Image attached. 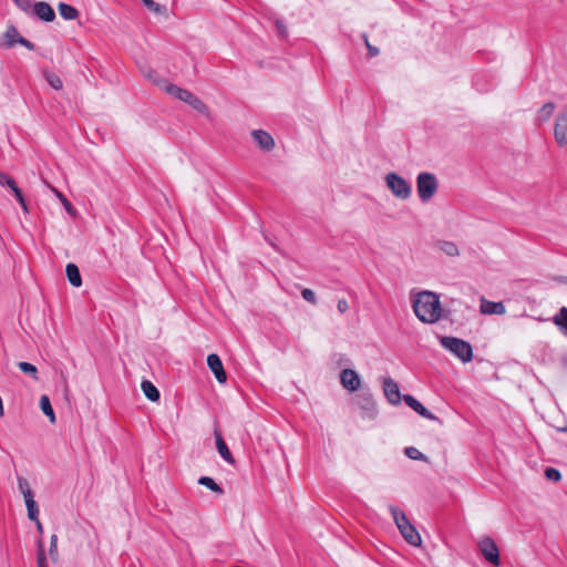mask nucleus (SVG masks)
Masks as SVG:
<instances>
[{
	"mask_svg": "<svg viewBox=\"0 0 567 567\" xmlns=\"http://www.w3.org/2000/svg\"><path fill=\"white\" fill-rule=\"evenodd\" d=\"M392 519L394 520L401 536L409 545L414 547L421 546L422 538L420 533L403 512L398 508H392Z\"/></svg>",
	"mask_w": 567,
	"mask_h": 567,
	"instance_id": "nucleus-2",
	"label": "nucleus"
},
{
	"mask_svg": "<svg viewBox=\"0 0 567 567\" xmlns=\"http://www.w3.org/2000/svg\"><path fill=\"white\" fill-rule=\"evenodd\" d=\"M141 388L148 400L152 402L158 401L159 392L151 381L144 380L141 384Z\"/></svg>",
	"mask_w": 567,
	"mask_h": 567,
	"instance_id": "nucleus-21",
	"label": "nucleus"
},
{
	"mask_svg": "<svg viewBox=\"0 0 567 567\" xmlns=\"http://www.w3.org/2000/svg\"><path fill=\"white\" fill-rule=\"evenodd\" d=\"M301 296L305 300H307L309 303L311 305H316L317 303V297H316V293L309 289V288H303L301 290Z\"/></svg>",
	"mask_w": 567,
	"mask_h": 567,
	"instance_id": "nucleus-36",
	"label": "nucleus"
},
{
	"mask_svg": "<svg viewBox=\"0 0 567 567\" xmlns=\"http://www.w3.org/2000/svg\"><path fill=\"white\" fill-rule=\"evenodd\" d=\"M164 83V91L168 94L175 96L179 101H183L187 103L189 106H192L195 111L198 113L208 116L209 115V107L195 94H193L190 91L186 89H182L173 83H169L167 81H163Z\"/></svg>",
	"mask_w": 567,
	"mask_h": 567,
	"instance_id": "nucleus-3",
	"label": "nucleus"
},
{
	"mask_svg": "<svg viewBox=\"0 0 567 567\" xmlns=\"http://www.w3.org/2000/svg\"><path fill=\"white\" fill-rule=\"evenodd\" d=\"M18 199V202H22L24 199L21 189L17 186V183H14L13 187H10Z\"/></svg>",
	"mask_w": 567,
	"mask_h": 567,
	"instance_id": "nucleus-42",
	"label": "nucleus"
},
{
	"mask_svg": "<svg viewBox=\"0 0 567 567\" xmlns=\"http://www.w3.org/2000/svg\"><path fill=\"white\" fill-rule=\"evenodd\" d=\"M559 281H560L561 284H564V285H566V286H567V276H566V277H561V278L559 279Z\"/></svg>",
	"mask_w": 567,
	"mask_h": 567,
	"instance_id": "nucleus-48",
	"label": "nucleus"
},
{
	"mask_svg": "<svg viewBox=\"0 0 567 567\" xmlns=\"http://www.w3.org/2000/svg\"><path fill=\"white\" fill-rule=\"evenodd\" d=\"M34 523H35V525H37V529H38V532H39L40 534H42V533H43V526H42L41 522L38 519V522H34Z\"/></svg>",
	"mask_w": 567,
	"mask_h": 567,
	"instance_id": "nucleus-45",
	"label": "nucleus"
},
{
	"mask_svg": "<svg viewBox=\"0 0 567 567\" xmlns=\"http://www.w3.org/2000/svg\"><path fill=\"white\" fill-rule=\"evenodd\" d=\"M480 310L483 315H504L506 308L503 302L489 301L485 298L481 299Z\"/></svg>",
	"mask_w": 567,
	"mask_h": 567,
	"instance_id": "nucleus-14",
	"label": "nucleus"
},
{
	"mask_svg": "<svg viewBox=\"0 0 567 567\" xmlns=\"http://www.w3.org/2000/svg\"><path fill=\"white\" fill-rule=\"evenodd\" d=\"M383 391H384V395L386 396V399L390 400V379L389 378L383 379Z\"/></svg>",
	"mask_w": 567,
	"mask_h": 567,
	"instance_id": "nucleus-43",
	"label": "nucleus"
},
{
	"mask_svg": "<svg viewBox=\"0 0 567 567\" xmlns=\"http://www.w3.org/2000/svg\"><path fill=\"white\" fill-rule=\"evenodd\" d=\"M401 400H403L408 406H410L413 411H415L419 415L423 416L424 419L440 422L439 417L434 415L432 412H430L414 396L410 394H404L402 396L399 390V385L392 381V405L400 404Z\"/></svg>",
	"mask_w": 567,
	"mask_h": 567,
	"instance_id": "nucleus-5",
	"label": "nucleus"
},
{
	"mask_svg": "<svg viewBox=\"0 0 567 567\" xmlns=\"http://www.w3.org/2000/svg\"><path fill=\"white\" fill-rule=\"evenodd\" d=\"M18 367H19V369L23 373L30 375L34 381L39 380V378H38V369H37L35 365H33V364H31L29 362H19Z\"/></svg>",
	"mask_w": 567,
	"mask_h": 567,
	"instance_id": "nucleus-28",
	"label": "nucleus"
},
{
	"mask_svg": "<svg viewBox=\"0 0 567 567\" xmlns=\"http://www.w3.org/2000/svg\"><path fill=\"white\" fill-rule=\"evenodd\" d=\"M478 549L483 557L494 566H499V550L493 538L485 536L477 543Z\"/></svg>",
	"mask_w": 567,
	"mask_h": 567,
	"instance_id": "nucleus-8",
	"label": "nucleus"
},
{
	"mask_svg": "<svg viewBox=\"0 0 567 567\" xmlns=\"http://www.w3.org/2000/svg\"><path fill=\"white\" fill-rule=\"evenodd\" d=\"M362 39L367 45V49H368V58H373V56H377L379 54V49L377 47H373L369 40H368V37L365 34H362Z\"/></svg>",
	"mask_w": 567,
	"mask_h": 567,
	"instance_id": "nucleus-38",
	"label": "nucleus"
},
{
	"mask_svg": "<svg viewBox=\"0 0 567 567\" xmlns=\"http://www.w3.org/2000/svg\"><path fill=\"white\" fill-rule=\"evenodd\" d=\"M436 248L450 257H456L460 255V250H458L456 244H454L453 241L439 240L436 243Z\"/></svg>",
	"mask_w": 567,
	"mask_h": 567,
	"instance_id": "nucleus-20",
	"label": "nucleus"
},
{
	"mask_svg": "<svg viewBox=\"0 0 567 567\" xmlns=\"http://www.w3.org/2000/svg\"><path fill=\"white\" fill-rule=\"evenodd\" d=\"M32 8L33 13L43 21L51 22L55 18L54 10L47 2H35Z\"/></svg>",
	"mask_w": 567,
	"mask_h": 567,
	"instance_id": "nucleus-13",
	"label": "nucleus"
},
{
	"mask_svg": "<svg viewBox=\"0 0 567 567\" xmlns=\"http://www.w3.org/2000/svg\"><path fill=\"white\" fill-rule=\"evenodd\" d=\"M43 75L47 80V82L54 89V90H62L63 87V83H62V80L61 78L53 73V72H50V71H44L43 72Z\"/></svg>",
	"mask_w": 567,
	"mask_h": 567,
	"instance_id": "nucleus-25",
	"label": "nucleus"
},
{
	"mask_svg": "<svg viewBox=\"0 0 567 567\" xmlns=\"http://www.w3.org/2000/svg\"><path fill=\"white\" fill-rule=\"evenodd\" d=\"M392 194L402 199L411 195V185L394 173H392Z\"/></svg>",
	"mask_w": 567,
	"mask_h": 567,
	"instance_id": "nucleus-10",
	"label": "nucleus"
},
{
	"mask_svg": "<svg viewBox=\"0 0 567 567\" xmlns=\"http://www.w3.org/2000/svg\"><path fill=\"white\" fill-rule=\"evenodd\" d=\"M66 277L70 284L74 287H80L82 285V277L80 270L76 265L68 264L65 268Z\"/></svg>",
	"mask_w": 567,
	"mask_h": 567,
	"instance_id": "nucleus-18",
	"label": "nucleus"
},
{
	"mask_svg": "<svg viewBox=\"0 0 567 567\" xmlns=\"http://www.w3.org/2000/svg\"><path fill=\"white\" fill-rule=\"evenodd\" d=\"M214 434H215L216 447H217L218 453L227 463L234 464L235 460H234L226 442L224 441L220 431L218 429H215Z\"/></svg>",
	"mask_w": 567,
	"mask_h": 567,
	"instance_id": "nucleus-15",
	"label": "nucleus"
},
{
	"mask_svg": "<svg viewBox=\"0 0 567 567\" xmlns=\"http://www.w3.org/2000/svg\"><path fill=\"white\" fill-rule=\"evenodd\" d=\"M555 110V104L551 102H548L542 106V109L538 112V121L539 122H547L549 117L553 115Z\"/></svg>",
	"mask_w": 567,
	"mask_h": 567,
	"instance_id": "nucleus-26",
	"label": "nucleus"
},
{
	"mask_svg": "<svg viewBox=\"0 0 567 567\" xmlns=\"http://www.w3.org/2000/svg\"><path fill=\"white\" fill-rule=\"evenodd\" d=\"M439 182L434 174L422 172L416 177V190L422 203L430 202L436 194Z\"/></svg>",
	"mask_w": 567,
	"mask_h": 567,
	"instance_id": "nucleus-6",
	"label": "nucleus"
},
{
	"mask_svg": "<svg viewBox=\"0 0 567 567\" xmlns=\"http://www.w3.org/2000/svg\"><path fill=\"white\" fill-rule=\"evenodd\" d=\"M16 44H21L31 51L34 50V44L32 42L20 35L16 27L9 25L0 39V47L12 48Z\"/></svg>",
	"mask_w": 567,
	"mask_h": 567,
	"instance_id": "nucleus-7",
	"label": "nucleus"
},
{
	"mask_svg": "<svg viewBox=\"0 0 567 567\" xmlns=\"http://www.w3.org/2000/svg\"><path fill=\"white\" fill-rule=\"evenodd\" d=\"M353 402L365 412L370 413L374 410V400L369 392H361L353 398Z\"/></svg>",
	"mask_w": 567,
	"mask_h": 567,
	"instance_id": "nucleus-17",
	"label": "nucleus"
},
{
	"mask_svg": "<svg viewBox=\"0 0 567 567\" xmlns=\"http://www.w3.org/2000/svg\"><path fill=\"white\" fill-rule=\"evenodd\" d=\"M21 10L24 12H29V10L33 7L30 0H12Z\"/></svg>",
	"mask_w": 567,
	"mask_h": 567,
	"instance_id": "nucleus-39",
	"label": "nucleus"
},
{
	"mask_svg": "<svg viewBox=\"0 0 567 567\" xmlns=\"http://www.w3.org/2000/svg\"><path fill=\"white\" fill-rule=\"evenodd\" d=\"M24 503H25V506H27L29 519H31L33 522H38V519H39V508H38L37 502L34 501V497L24 499Z\"/></svg>",
	"mask_w": 567,
	"mask_h": 567,
	"instance_id": "nucleus-24",
	"label": "nucleus"
},
{
	"mask_svg": "<svg viewBox=\"0 0 567 567\" xmlns=\"http://www.w3.org/2000/svg\"><path fill=\"white\" fill-rule=\"evenodd\" d=\"M14 179H12L9 175L0 172V184L1 185H7L8 187H13L14 186Z\"/></svg>",
	"mask_w": 567,
	"mask_h": 567,
	"instance_id": "nucleus-40",
	"label": "nucleus"
},
{
	"mask_svg": "<svg viewBox=\"0 0 567 567\" xmlns=\"http://www.w3.org/2000/svg\"><path fill=\"white\" fill-rule=\"evenodd\" d=\"M142 2L150 11H153L154 13L159 16H166L167 10L164 6L156 3L153 0H142Z\"/></svg>",
	"mask_w": 567,
	"mask_h": 567,
	"instance_id": "nucleus-29",
	"label": "nucleus"
},
{
	"mask_svg": "<svg viewBox=\"0 0 567 567\" xmlns=\"http://www.w3.org/2000/svg\"><path fill=\"white\" fill-rule=\"evenodd\" d=\"M384 182L388 187H390V173L384 176Z\"/></svg>",
	"mask_w": 567,
	"mask_h": 567,
	"instance_id": "nucleus-47",
	"label": "nucleus"
},
{
	"mask_svg": "<svg viewBox=\"0 0 567 567\" xmlns=\"http://www.w3.org/2000/svg\"><path fill=\"white\" fill-rule=\"evenodd\" d=\"M276 27H277L278 33H279L281 37H285V35L287 34V29H286V27L284 25V23H282V22L277 21V22H276Z\"/></svg>",
	"mask_w": 567,
	"mask_h": 567,
	"instance_id": "nucleus-44",
	"label": "nucleus"
},
{
	"mask_svg": "<svg viewBox=\"0 0 567 567\" xmlns=\"http://www.w3.org/2000/svg\"><path fill=\"white\" fill-rule=\"evenodd\" d=\"M19 203H20V205H21L22 209H23L25 213H28L29 210H28V206H27L25 200L23 199L22 202H19Z\"/></svg>",
	"mask_w": 567,
	"mask_h": 567,
	"instance_id": "nucleus-46",
	"label": "nucleus"
},
{
	"mask_svg": "<svg viewBox=\"0 0 567 567\" xmlns=\"http://www.w3.org/2000/svg\"><path fill=\"white\" fill-rule=\"evenodd\" d=\"M340 382L350 392L358 391L361 386L359 374L352 369H343L340 373Z\"/></svg>",
	"mask_w": 567,
	"mask_h": 567,
	"instance_id": "nucleus-9",
	"label": "nucleus"
},
{
	"mask_svg": "<svg viewBox=\"0 0 567 567\" xmlns=\"http://www.w3.org/2000/svg\"><path fill=\"white\" fill-rule=\"evenodd\" d=\"M153 83H155L157 86L162 87L164 90V83L163 81H166L165 79L161 78L157 72L150 71L146 75Z\"/></svg>",
	"mask_w": 567,
	"mask_h": 567,
	"instance_id": "nucleus-37",
	"label": "nucleus"
},
{
	"mask_svg": "<svg viewBox=\"0 0 567 567\" xmlns=\"http://www.w3.org/2000/svg\"><path fill=\"white\" fill-rule=\"evenodd\" d=\"M252 137L257 142L258 146L264 151H271L275 146L271 135L262 130L254 131Z\"/></svg>",
	"mask_w": 567,
	"mask_h": 567,
	"instance_id": "nucleus-16",
	"label": "nucleus"
},
{
	"mask_svg": "<svg viewBox=\"0 0 567 567\" xmlns=\"http://www.w3.org/2000/svg\"><path fill=\"white\" fill-rule=\"evenodd\" d=\"M40 408L42 412L49 417L50 423H55V414L48 395L44 394L40 398Z\"/></svg>",
	"mask_w": 567,
	"mask_h": 567,
	"instance_id": "nucleus-23",
	"label": "nucleus"
},
{
	"mask_svg": "<svg viewBox=\"0 0 567 567\" xmlns=\"http://www.w3.org/2000/svg\"><path fill=\"white\" fill-rule=\"evenodd\" d=\"M337 308L340 313H346L349 310L348 301L346 299H339Z\"/></svg>",
	"mask_w": 567,
	"mask_h": 567,
	"instance_id": "nucleus-41",
	"label": "nucleus"
},
{
	"mask_svg": "<svg viewBox=\"0 0 567 567\" xmlns=\"http://www.w3.org/2000/svg\"><path fill=\"white\" fill-rule=\"evenodd\" d=\"M49 554L53 561L58 560V536L56 535L51 536Z\"/></svg>",
	"mask_w": 567,
	"mask_h": 567,
	"instance_id": "nucleus-34",
	"label": "nucleus"
},
{
	"mask_svg": "<svg viewBox=\"0 0 567 567\" xmlns=\"http://www.w3.org/2000/svg\"><path fill=\"white\" fill-rule=\"evenodd\" d=\"M18 488L23 495L24 499L34 497L29 482L22 476L18 477Z\"/></svg>",
	"mask_w": 567,
	"mask_h": 567,
	"instance_id": "nucleus-27",
	"label": "nucleus"
},
{
	"mask_svg": "<svg viewBox=\"0 0 567 567\" xmlns=\"http://www.w3.org/2000/svg\"><path fill=\"white\" fill-rule=\"evenodd\" d=\"M198 483L200 485H204L206 486L207 488H209L210 491L215 492V493H218V494H223V488L215 483V481L208 476H202L199 480H198Z\"/></svg>",
	"mask_w": 567,
	"mask_h": 567,
	"instance_id": "nucleus-30",
	"label": "nucleus"
},
{
	"mask_svg": "<svg viewBox=\"0 0 567 567\" xmlns=\"http://www.w3.org/2000/svg\"><path fill=\"white\" fill-rule=\"evenodd\" d=\"M545 476L549 481L558 482L561 478L560 472L555 467H547L545 470Z\"/></svg>",
	"mask_w": 567,
	"mask_h": 567,
	"instance_id": "nucleus-35",
	"label": "nucleus"
},
{
	"mask_svg": "<svg viewBox=\"0 0 567 567\" xmlns=\"http://www.w3.org/2000/svg\"><path fill=\"white\" fill-rule=\"evenodd\" d=\"M441 346L450 351L453 355L466 363L473 359V349L470 342L456 337H442Z\"/></svg>",
	"mask_w": 567,
	"mask_h": 567,
	"instance_id": "nucleus-4",
	"label": "nucleus"
},
{
	"mask_svg": "<svg viewBox=\"0 0 567 567\" xmlns=\"http://www.w3.org/2000/svg\"><path fill=\"white\" fill-rule=\"evenodd\" d=\"M555 140L560 146H567V113L558 115L554 128Z\"/></svg>",
	"mask_w": 567,
	"mask_h": 567,
	"instance_id": "nucleus-12",
	"label": "nucleus"
},
{
	"mask_svg": "<svg viewBox=\"0 0 567 567\" xmlns=\"http://www.w3.org/2000/svg\"><path fill=\"white\" fill-rule=\"evenodd\" d=\"M415 316L424 323H435L442 317L440 296L435 292L424 290L416 295L413 300Z\"/></svg>",
	"mask_w": 567,
	"mask_h": 567,
	"instance_id": "nucleus-1",
	"label": "nucleus"
},
{
	"mask_svg": "<svg viewBox=\"0 0 567 567\" xmlns=\"http://www.w3.org/2000/svg\"><path fill=\"white\" fill-rule=\"evenodd\" d=\"M58 10L60 16L65 20H74L79 16V11L74 7L63 2L59 3Z\"/></svg>",
	"mask_w": 567,
	"mask_h": 567,
	"instance_id": "nucleus-22",
	"label": "nucleus"
},
{
	"mask_svg": "<svg viewBox=\"0 0 567 567\" xmlns=\"http://www.w3.org/2000/svg\"><path fill=\"white\" fill-rule=\"evenodd\" d=\"M207 364L219 383H225L227 381V374L224 370L223 362L217 354H209L207 357Z\"/></svg>",
	"mask_w": 567,
	"mask_h": 567,
	"instance_id": "nucleus-11",
	"label": "nucleus"
},
{
	"mask_svg": "<svg viewBox=\"0 0 567 567\" xmlns=\"http://www.w3.org/2000/svg\"><path fill=\"white\" fill-rule=\"evenodd\" d=\"M52 190L58 196V198L61 200V203L63 204V206L66 209V212L70 215L74 216L75 215V210L72 207L71 203L66 199V197L62 193H60L58 189H55L54 187H52Z\"/></svg>",
	"mask_w": 567,
	"mask_h": 567,
	"instance_id": "nucleus-33",
	"label": "nucleus"
},
{
	"mask_svg": "<svg viewBox=\"0 0 567 567\" xmlns=\"http://www.w3.org/2000/svg\"><path fill=\"white\" fill-rule=\"evenodd\" d=\"M553 322L558 327L559 331L567 337V307H561L554 316Z\"/></svg>",
	"mask_w": 567,
	"mask_h": 567,
	"instance_id": "nucleus-19",
	"label": "nucleus"
},
{
	"mask_svg": "<svg viewBox=\"0 0 567 567\" xmlns=\"http://www.w3.org/2000/svg\"><path fill=\"white\" fill-rule=\"evenodd\" d=\"M404 453L411 460L427 462V457L414 446L405 447Z\"/></svg>",
	"mask_w": 567,
	"mask_h": 567,
	"instance_id": "nucleus-31",
	"label": "nucleus"
},
{
	"mask_svg": "<svg viewBox=\"0 0 567 567\" xmlns=\"http://www.w3.org/2000/svg\"><path fill=\"white\" fill-rule=\"evenodd\" d=\"M37 565L38 567H48L42 540L38 542Z\"/></svg>",
	"mask_w": 567,
	"mask_h": 567,
	"instance_id": "nucleus-32",
	"label": "nucleus"
}]
</instances>
